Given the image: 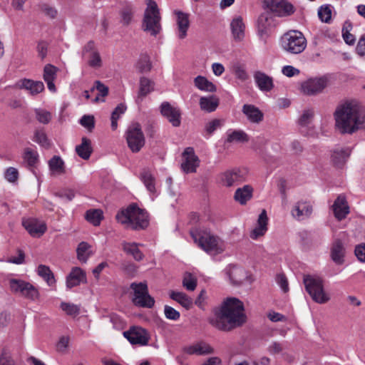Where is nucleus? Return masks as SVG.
<instances>
[{
    "mask_svg": "<svg viewBox=\"0 0 365 365\" xmlns=\"http://www.w3.org/2000/svg\"><path fill=\"white\" fill-rule=\"evenodd\" d=\"M57 68L54 66L47 64L43 69V79L44 81L55 80L56 77Z\"/></svg>",
    "mask_w": 365,
    "mask_h": 365,
    "instance_id": "obj_56",
    "label": "nucleus"
},
{
    "mask_svg": "<svg viewBox=\"0 0 365 365\" xmlns=\"http://www.w3.org/2000/svg\"><path fill=\"white\" fill-rule=\"evenodd\" d=\"M121 245L123 250L127 255H131L135 260L141 261L143 259L144 255L138 248L139 244L123 241Z\"/></svg>",
    "mask_w": 365,
    "mask_h": 365,
    "instance_id": "obj_30",
    "label": "nucleus"
},
{
    "mask_svg": "<svg viewBox=\"0 0 365 365\" xmlns=\"http://www.w3.org/2000/svg\"><path fill=\"white\" fill-rule=\"evenodd\" d=\"M182 285L188 291H193L197 287V279L190 273H185L183 280Z\"/></svg>",
    "mask_w": 365,
    "mask_h": 365,
    "instance_id": "obj_52",
    "label": "nucleus"
},
{
    "mask_svg": "<svg viewBox=\"0 0 365 365\" xmlns=\"http://www.w3.org/2000/svg\"><path fill=\"white\" fill-rule=\"evenodd\" d=\"M160 113L174 127H179L181 124V111L180 108L171 106L168 102H163L160 105Z\"/></svg>",
    "mask_w": 365,
    "mask_h": 365,
    "instance_id": "obj_16",
    "label": "nucleus"
},
{
    "mask_svg": "<svg viewBox=\"0 0 365 365\" xmlns=\"http://www.w3.org/2000/svg\"><path fill=\"white\" fill-rule=\"evenodd\" d=\"M230 26L235 40H242L245 36V24L242 22V19L240 16L234 19L231 22Z\"/></svg>",
    "mask_w": 365,
    "mask_h": 365,
    "instance_id": "obj_33",
    "label": "nucleus"
},
{
    "mask_svg": "<svg viewBox=\"0 0 365 365\" xmlns=\"http://www.w3.org/2000/svg\"><path fill=\"white\" fill-rule=\"evenodd\" d=\"M154 83L148 78L142 77L140 79V88L137 101H142L153 90Z\"/></svg>",
    "mask_w": 365,
    "mask_h": 365,
    "instance_id": "obj_35",
    "label": "nucleus"
},
{
    "mask_svg": "<svg viewBox=\"0 0 365 365\" xmlns=\"http://www.w3.org/2000/svg\"><path fill=\"white\" fill-rule=\"evenodd\" d=\"M22 225L34 237H40L46 231L47 227L44 222H39L35 218H23Z\"/></svg>",
    "mask_w": 365,
    "mask_h": 365,
    "instance_id": "obj_17",
    "label": "nucleus"
},
{
    "mask_svg": "<svg viewBox=\"0 0 365 365\" xmlns=\"http://www.w3.org/2000/svg\"><path fill=\"white\" fill-rule=\"evenodd\" d=\"M0 365H16L12 356L6 349L0 355Z\"/></svg>",
    "mask_w": 365,
    "mask_h": 365,
    "instance_id": "obj_61",
    "label": "nucleus"
},
{
    "mask_svg": "<svg viewBox=\"0 0 365 365\" xmlns=\"http://www.w3.org/2000/svg\"><path fill=\"white\" fill-rule=\"evenodd\" d=\"M22 87L30 91L32 95L38 94L44 89V85L41 81H34L29 79L23 81Z\"/></svg>",
    "mask_w": 365,
    "mask_h": 365,
    "instance_id": "obj_40",
    "label": "nucleus"
},
{
    "mask_svg": "<svg viewBox=\"0 0 365 365\" xmlns=\"http://www.w3.org/2000/svg\"><path fill=\"white\" fill-rule=\"evenodd\" d=\"M9 287L14 294L31 301L36 300L39 297L38 289L33 284L20 279H9Z\"/></svg>",
    "mask_w": 365,
    "mask_h": 365,
    "instance_id": "obj_8",
    "label": "nucleus"
},
{
    "mask_svg": "<svg viewBox=\"0 0 365 365\" xmlns=\"http://www.w3.org/2000/svg\"><path fill=\"white\" fill-rule=\"evenodd\" d=\"M264 4L275 16H289L295 11L294 6L287 0H264Z\"/></svg>",
    "mask_w": 365,
    "mask_h": 365,
    "instance_id": "obj_13",
    "label": "nucleus"
},
{
    "mask_svg": "<svg viewBox=\"0 0 365 365\" xmlns=\"http://www.w3.org/2000/svg\"><path fill=\"white\" fill-rule=\"evenodd\" d=\"M115 219L125 228L133 230H145L149 225L148 212L145 210L140 209L135 203H132L125 209L119 211Z\"/></svg>",
    "mask_w": 365,
    "mask_h": 365,
    "instance_id": "obj_3",
    "label": "nucleus"
},
{
    "mask_svg": "<svg viewBox=\"0 0 365 365\" xmlns=\"http://www.w3.org/2000/svg\"><path fill=\"white\" fill-rule=\"evenodd\" d=\"M141 180L150 192H155V178L149 171L145 170L141 173Z\"/></svg>",
    "mask_w": 365,
    "mask_h": 365,
    "instance_id": "obj_44",
    "label": "nucleus"
},
{
    "mask_svg": "<svg viewBox=\"0 0 365 365\" xmlns=\"http://www.w3.org/2000/svg\"><path fill=\"white\" fill-rule=\"evenodd\" d=\"M82 126L91 131L95 127V120L93 115H84L80 120Z\"/></svg>",
    "mask_w": 365,
    "mask_h": 365,
    "instance_id": "obj_57",
    "label": "nucleus"
},
{
    "mask_svg": "<svg viewBox=\"0 0 365 365\" xmlns=\"http://www.w3.org/2000/svg\"><path fill=\"white\" fill-rule=\"evenodd\" d=\"M195 86L201 91L207 92H215L216 86L210 81H209L205 77L202 76H197L194 79Z\"/></svg>",
    "mask_w": 365,
    "mask_h": 365,
    "instance_id": "obj_36",
    "label": "nucleus"
},
{
    "mask_svg": "<svg viewBox=\"0 0 365 365\" xmlns=\"http://www.w3.org/2000/svg\"><path fill=\"white\" fill-rule=\"evenodd\" d=\"M219 105V98L215 96L208 97H201L200 99V106L202 110L208 113L213 112Z\"/></svg>",
    "mask_w": 365,
    "mask_h": 365,
    "instance_id": "obj_32",
    "label": "nucleus"
},
{
    "mask_svg": "<svg viewBox=\"0 0 365 365\" xmlns=\"http://www.w3.org/2000/svg\"><path fill=\"white\" fill-rule=\"evenodd\" d=\"M164 313L165 316L167 319H171V320H178L179 319L180 314V312L175 310L172 307H170L168 305H165L164 307Z\"/></svg>",
    "mask_w": 365,
    "mask_h": 365,
    "instance_id": "obj_59",
    "label": "nucleus"
},
{
    "mask_svg": "<svg viewBox=\"0 0 365 365\" xmlns=\"http://www.w3.org/2000/svg\"><path fill=\"white\" fill-rule=\"evenodd\" d=\"M319 19L324 23H329L331 19V6L329 4L322 5L318 10Z\"/></svg>",
    "mask_w": 365,
    "mask_h": 365,
    "instance_id": "obj_47",
    "label": "nucleus"
},
{
    "mask_svg": "<svg viewBox=\"0 0 365 365\" xmlns=\"http://www.w3.org/2000/svg\"><path fill=\"white\" fill-rule=\"evenodd\" d=\"M267 212L265 210H263L259 215L257 227L250 233V237L256 240L263 236L267 230Z\"/></svg>",
    "mask_w": 365,
    "mask_h": 365,
    "instance_id": "obj_27",
    "label": "nucleus"
},
{
    "mask_svg": "<svg viewBox=\"0 0 365 365\" xmlns=\"http://www.w3.org/2000/svg\"><path fill=\"white\" fill-rule=\"evenodd\" d=\"M152 67L151 62L148 55H142L137 63V68L140 73H148Z\"/></svg>",
    "mask_w": 365,
    "mask_h": 365,
    "instance_id": "obj_48",
    "label": "nucleus"
},
{
    "mask_svg": "<svg viewBox=\"0 0 365 365\" xmlns=\"http://www.w3.org/2000/svg\"><path fill=\"white\" fill-rule=\"evenodd\" d=\"M147 7L144 12L142 29L151 36H157L161 30V16L156 2L153 0L146 1Z\"/></svg>",
    "mask_w": 365,
    "mask_h": 365,
    "instance_id": "obj_4",
    "label": "nucleus"
},
{
    "mask_svg": "<svg viewBox=\"0 0 365 365\" xmlns=\"http://www.w3.org/2000/svg\"><path fill=\"white\" fill-rule=\"evenodd\" d=\"M121 269L126 275L133 277L135 274L137 267L132 262H123L121 264Z\"/></svg>",
    "mask_w": 365,
    "mask_h": 365,
    "instance_id": "obj_58",
    "label": "nucleus"
},
{
    "mask_svg": "<svg viewBox=\"0 0 365 365\" xmlns=\"http://www.w3.org/2000/svg\"><path fill=\"white\" fill-rule=\"evenodd\" d=\"M334 116L341 133L352 134L365 123V108L356 101H348L337 106Z\"/></svg>",
    "mask_w": 365,
    "mask_h": 365,
    "instance_id": "obj_1",
    "label": "nucleus"
},
{
    "mask_svg": "<svg viewBox=\"0 0 365 365\" xmlns=\"http://www.w3.org/2000/svg\"><path fill=\"white\" fill-rule=\"evenodd\" d=\"M313 118L314 111L312 109L304 110L298 120V123L302 127H306L311 123Z\"/></svg>",
    "mask_w": 365,
    "mask_h": 365,
    "instance_id": "obj_51",
    "label": "nucleus"
},
{
    "mask_svg": "<svg viewBox=\"0 0 365 365\" xmlns=\"http://www.w3.org/2000/svg\"><path fill=\"white\" fill-rule=\"evenodd\" d=\"M183 163L181 168L187 173H195L196 168L199 166V158L195 154L194 149L191 147L186 148L182 153Z\"/></svg>",
    "mask_w": 365,
    "mask_h": 365,
    "instance_id": "obj_18",
    "label": "nucleus"
},
{
    "mask_svg": "<svg viewBox=\"0 0 365 365\" xmlns=\"http://www.w3.org/2000/svg\"><path fill=\"white\" fill-rule=\"evenodd\" d=\"M133 290V302L140 307L152 308L155 304V299L148 293V285L145 282H133L130 286Z\"/></svg>",
    "mask_w": 365,
    "mask_h": 365,
    "instance_id": "obj_9",
    "label": "nucleus"
},
{
    "mask_svg": "<svg viewBox=\"0 0 365 365\" xmlns=\"http://www.w3.org/2000/svg\"><path fill=\"white\" fill-rule=\"evenodd\" d=\"M254 79L260 91L264 92L270 91L273 87V79L262 71H256L254 73Z\"/></svg>",
    "mask_w": 365,
    "mask_h": 365,
    "instance_id": "obj_24",
    "label": "nucleus"
},
{
    "mask_svg": "<svg viewBox=\"0 0 365 365\" xmlns=\"http://www.w3.org/2000/svg\"><path fill=\"white\" fill-rule=\"evenodd\" d=\"M183 351L190 355H205L214 352V349L209 344L203 341L185 346Z\"/></svg>",
    "mask_w": 365,
    "mask_h": 365,
    "instance_id": "obj_28",
    "label": "nucleus"
},
{
    "mask_svg": "<svg viewBox=\"0 0 365 365\" xmlns=\"http://www.w3.org/2000/svg\"><path fill=\"white\" fill-rule=\"evenodd\" d=\"M88 63L92 68H100L102 65V61L99 53L97 51L92 52Z\"/></svg>",
    "mask_w": 365,
    "mask_h": 365,
    "instance_id": "obj_60",
    "label": "nucleus"
},
{
    "mask_svg": "<svg viewBox=\"0 0 365 365\" xmlns=\"http://www.w3.org/2000/svg\"><path fill=\"white\" fill-rule=\"evenodd\" d=\"M246 172L237 168L229 170L222 173L221 182L226 187L237 185L245 180Z\"/></svg>",
    "mask_w": 365,
    "mask_h": 365,
    "instance_id": "obj_15",
    "label": "nucleus"
},
{
    "mask_svg": "<svg viewBox=\"0 0 365 365\" xmlns=\"http://www.w3.org/2000/svg\"><path fill=\"white\" fill-rule=\"evenodd\" d=\"M226 274L230 282L234 285L241 284L247 278V272L241 267L237 265H229L226 268Z\"/></svg>",
    "mask_w": 365,
    "mask_h": 365,
    "instance_id": "obj_21",
    "label": "nucleus"
},
{
    "mask_svg": "<svg viewBox=\"0 0 365 365\" xmlns=\"http://www.w3.org/2000/svg\"><path fill=\"white\" fill-rule=\"evenodd\" d=\"M329 83V78L327 75L310 78L302 83V91L307 96H316L322 93Z\"/></svg>",
    "mask_w": 365,
    "mask_h": 365,
    "instance_id": "obj_12",
    "label": "nucleus"
},
{
    "mask_svg": "<svg viewBox=\"0 0 365 365\" xmlns=\"http://www.w3.org/2000/svg\"><path fill=\"white\" fill-rule=\"evenodd\" d=\"M175 14L177 16L178 36L180 39H184L190 26L189 16L180 11H175Z\"/></svg>",
    "mask_w": 365,
    "mask_h": 365,
    "instance_id": "obj_25",
    "label": "nucleus"
},
{
    "mask_svg": "<svg viewBox=\"0 0 365 365\" xmlns=\"http://www.w3.org/2000/svg\"><path fill=\"white\" fill-rule=\"evenodd\" d=\"M19 172L17 169L10 167L5 172V178L10 182H14L18 180Z\"/></svg>",
    "mask_w": 365,
    "mask_h": 365,
    "instance_id": "obj_62",
    "label": "nucleus"
},
{
    "mask_svg": "<svg viewBox=\"0 0 365 365\" xmlns=\"http://www.w3.org/2000/svg\"><path fill=\"white\" fill-rule=\"evenodd\" d=\"M123 336L132 344L144 346L148 344L150 336L147 331L140 327H133L123 332Z\"/></svg>",
    "mask_w": 365,
    "mask_h": 365,
    "instance_id": "obj_14",
    "label": "nucleus"
},
{
    "mask_svg": "<svg viewBox=\"0 0 365 365\" xmlns=\"http://www.w3.org/2000/svg\"><path fill=\"white\" fill-rule=\"evenodd\" d=\"M277 25L275 16L272 12L269 11L261 14L257 21V31L259 39L266 43L272 29Z\"/></svg>",
    "mask_w": 365,
    "mask_h": 365,
    "instance_id": "obj_10",
    "label": "nucleus"
},
{
    "mask_svg": "<svg viewBox=\"0 0 365 365\" xmlns=\"http://www.w3.org/2000/svg\"><path fill=\"white\" fill-rule=\"evenodd\" d=\"M227 135V143H245L249 140L247 134L241 130H229Z\"/></svg>",
    "mask_w": 365,
    "mask_h": 365,
    "instance_id": "obj_37",
    "label": "nucleus"
},
{
    "mask_svg": "<svg viewBox=\"0 0 365 365\" xmlns=\"http://www.w3.org/2000/svg\"><path fill=\"white\" fill-rule=\"evenodd\" d=\"M33 140L44 148L50 147V141L43 129H36L34 131Z\"/></svg>",
    "mask_w": 365,
    "mask_h": 365,
    "instance_id": "obj_42",
    "label": "nucleus"
},
{
    "mask_svg": "<svg viewBox=\"0 0 365 365\" xmlns=\"http://www.w3.org/2000/svg\"><path fill=\"white\" fill-rule=\"evenodd\" d=\"M172 299L178 302L186 309H190L192 305V300L187 294L182 292H172L170 294Z\"/></svg>",
    "mask_w": 365,
    "mask_h": 365,
    "instance_id": "obj_38",
    "label": "nucleus"
},
{
    "mask_svg": "<svg viewBox=\"0 0 365 365\" xmlns=\"http://www.w3.org/2000/svg\"><path fill=\"white\" fill-rule=\"evenodd\" d=\"M35 114L36 120L43 124H48L51 120V114L50 112L41 109L36 108L35 109Z\"/></svg>",
    "mask_w": 365,
    "mask_h": 365,
    "instance_id": "obj_50",
    "label": "nucleus"
},
{
    "mask_svg": "<svg viewBox=\"0 0 365 365\" xmlns=\"http://www.w3.org/2000/svg\"><path fill=\"white\" fill-rule=\"evenodd\" d=\"M300 242L307 247H309L312 245L314 238V235L307 230H302L298 233Z\"/></svg>",
    "mask_w": 365,
    "mask_h": 365,
    "instance_id": "obj_53",
    "label": "nucleus"
},
{
    "mask_svg": "<svg viewBox=\"0 0 365 365\" xmlns=\"http://www.w3.org/2000/svg\"><path fill=\"white\" fill-rule=\"evenodd\" d=\"M351 151V149L348 147L335 148L331 156L334 165L338 168L342 167L348 160Z\"/></svg>",
    "mask_w": 365,
    "mask_h": 365,
    "instance_id": "obj_26",
    "label": "nucleus"
},
{
    "mask_svg": "<svg viewBox=\"0 0 365 365\" xmlns=\"http://www.w3.org/2000/svg\"><path fill=\"white\" fill-rule=\"evenodd\" d=\"M92 151L91 142L86 137L82 138L81 144L76 147V153L84 160H88L90 158Z\"/></svg>",
    "mask_w": 365,
    "mask_h": 365,
    "instance_id": "obj_34",
    "label": "nucleus"
},
{
    "mask_svg": "<svg viewBox=\"0 0 365 365\" xmlns=\"http://www.w3.org/2000/svg\"><path fill=\"white\" fill-rule=\"evenodd\" d=\"M244 311L242 302L235 297L227 298L210 324L219 330L231 331L245 323L247 317Z\"/></svg>",
    "mask_w": 365,
    "mask_h": 365,
    "instance_id": "obj_2",
    "label": "nucleus"
},
{
    "mask_svg": "<svg viewBox=\"0 0 365 365\" xmlns=\"http://www.w3.org/2000/svg\"><path fill=\"white\" fill-rule=\"evenodd\" d=\"M133 9L130 5L125 6L120 11L121 23L124 26H128L133 19Z\"/></svg>",
    "mask_w": 365,
    "mask_h": 365,
    "instance_id": "obj_46",
    "label": "nucleus"
},
{
    "mask_svg": "<svg viewBox=\"0 0 365 365\" xmlns=\"http://www.w3.org/2000/svg\"><path fill=\"white\" fill-rule=\"evenodd\" d=\"M221 125L220 120L218 119H214L210 122H208L205 125V130L209 134L211 135L213 132H215L218 128Z\"/></svg>",
    "mask_w": 365,
    "mask_h": 365,
    "instance_id": "obj_63",
    "label": "nucleus"
},
{
    "mask_svg": "<svg viewBox=\"0 0 365 365\" xmlns=\"http://www.w3.org/2000/svg\"><path fill=\"white\" fill-rule=\"evenodd\" d=\"M85 217L88 222L94 226H98L103 219V212L99 209H91L86 212Z\"/></svg>",
    "mask_w": 365,
    "mask_h": 365,
    "instance_id": "obj_41",
    "label": "nucleus"
},
{
    "mask_svg": "<svg viewBox=\"0 0 365 365\" xmlns=\"http://www.w3.org/2000/svg\"><path fill=\"white\" fill-rule=\"evenodd\" d=\"M50 169L58 173H64V163L59 156H53L48 162Z\"/></svg>",
    "mask_w": 365,
    "mask_h": 365,
    "instance_id": "obj_45",
    "label": "nucleus"
},
{
    "mask_svg": "<svg viewBox=\"0 0 365 365\" xmlns=\"http://www.w3.org/2000/svg\"><path fill=\"white\" fill-rule=\"evenodd\" d=\"M313 211L312 206L307 202H297L293 207L291 214L292 217L300 221L311 216Z\"/></svg>",
    "mask_w": 365,
    "mask_h": 365,
    "instance_id": "obj_22",
    "label": "nucleus"
},
{
    "mask_svg": "<svg viewBox=\"0 0 365 365\" xmlns=\"http://www.w3.org/2000/svg\"><path fill=\"white\" fill-rule=\"evenodd\" d=\"M128 148L133 153H138L145 145V136L139 123L131 124L125 133Z\"/></svg>",
    "mask_w": 365,
    "mask_h": 365,
    "instance_id": "obj_11",
    "label": "nucleus"
},
{
    "mask_svg": "<svg viewBox=\"0 0 365 365\" xmlns=\"http://www.w3.org/2000/svg\"><path fill=\"white\" fill-rule=\"evenodd\" d=\"M242 111L252 123H259L263 120L262 112L254 105L245 104Z\"/></svg>",
    "mask_w": 365,
    "mask_h": 365,
    "instance_id": "obj_29",
    "label": "nucleus"
},
{
    "mask_svg": "<svg viewBox=\"0 0 365 365\" xmlns=\"http://www.w3.org/2000/svg\"><path fill=\"white\" fill-rule=\"evenodd\" d=\"M90 245L86 242H81L76 250L78 259L86 262L91 255L89 252Z\"/></svg>",
    "mask_w": 365,
    "mask_h": 365,
    "instance_id": "obj_43",
    "label": "nucleus"
},
{
    "mask_svg": "<svg viewBox=\"0 0 365 365\" xmlns=\"http://www.w3.org/2000/svg\"><path fill=\"white\" fill-rule=\"evenodd\" d=\"M253 189L249 185H244L242 187L237 189L235 192L234 198L241 205H245L252 197Z\"/></svg>",
    "mask_w": 365,
    "mask_h": 365,
    "instance_id": "obj_31",
    "label": "nucleus"
},
{
    "mask_svg": "<svg viewBox=\"0 0 365 365\" xmlns=\"http://www.w3.org/2000/svg\"><path fill=\"white\" fill-rule=\"evenodd\" d=\"M86 272L80 267H75L71 269V272L66 277V287L71 289L80 285L81 283H86Z\"/></svg>",
    "mask_w": 365,
    "mask_h": 365,
    "instance_id": "obj_20",
    "label": "nucleus"
},
{
    "mask_svg": "<svg viewBox=\"0 0 365 365\" xmlns=\"http://www.w3.org/2000/svg\"><path fill=\"white\" fill-rule=\"evenodd\" d=\"M61 308L63 311H64L68 315L71 317H76L80 313V308L73 304L67 303V302H61Z\"/></svg>",
    "mask_w": 365,
    "mask_h": 365,
    "instance_id": "obj_54",
    "label": "nucleus"
},
{
    "mask_svg": "<svg viewBox=\"0 0 365 365\" xmlns=\"http://www.w3.org/2000/svg\"><path fill=\"white\" fill-rule=\"evenodd\" d=\"M345 252L346 250L342 241L339 239L334 240L330 251V257L333 262L338 265L342 264L344 262Z\"/></svg>",
    "mask_w": 365,
    "mask_h": 365,
    "instance_id": "obj_23",
    "label": "nucleus"
},
{
    "mask_svg": "<svg viewBox=\"0 0 365 365\" xmlns=\"http://www.w3.org/2000/svg\"><path fill=\"white\" fill-rule=\"evenodd\" d=\"M355 255L357 259L362 262H365V243H361L356 246Z\"/></svg>",
    "mask_w": 365,
    "mask_h": 365,
    "instance_id": "obj_64",
    "label": "nucleus"
},
{
    "mask_svg": "<svg viewBox=\"0 0 365 365\" xmlns=\"http://www.w3.org/2000/svg\"><path fill=\"white\" fill-rule=\"evenodd\" d=\"M37 272L46 282L48 285L52 286L55 284L56 280L53 273L48 266L40 264L37 268Z\"/></svg>",
    "mask_w": 365,
    "mask_h": 365,
    "instance_id": "obj_39",
    "label": "nucleus"
},
{
    "mask_svg": "<svg viewBox=\"0 0 365 365\" xmlns=\"http://www.w3.org/2000/svg\"><path fill=\"white\" fill-rule=\"evenodd\" d=\"M96 89L98 91V95L93 99V103H97L100 101L99 96L105 97L108 94V87L105 86L99 81L95 82V86L91 88V91L93 92Z\"/></svg>",
    "mask_w": 365,
    "mask_h": 365,
    "instance_id": "obj_49",
    "label": "nucleus"
},
{
    "mask_svg": "<svg viewBox=\"0 0 365 365\" xmlns=\"http://www.w3.org/2000/svg\"><path fill=\"white\" fill-rule=\"evenodd\" d=\"M282 48L292 54H299L307 47V39L304 34L297 30H290L280 38Z\"/></svg>",
    "mask_w": 365,
    "mask_h": 365,
    "instance_id": "obj_5",
    "label": "nucleus"
},
{
    "mask_svg": "<svg viewBox=\"0 0 365 365\" xmlns=\"http://www.w3.org/2000/svg\"><path fill=\"white\" fill-rule=\"evenodd\" d=\"M303 282L306 291L315 302L324 304L330 299L329 294L324 289V282L321 277L309 274L304 275Z\"/></svg>",
    "mask_w": 365,
    "mask_h": 365,
    "instance_id": "obj_6",
    "label": "nucleus"
},
{
    "mask_svg": "<svg viewBox=\"0 0 365 365\" xmlns=\"http://www.w3.org/2000/svg\"><path fill=\"white\" fill-rule=\"evenodd\" d=\"M24 159L29 166L33 167L38 160V154L36 151L27 148L24 151Z\"/></svg>",
    "mask_w": 365,
    "mask_h": 365,
    "instance_id": "obj_55",
    "label": "nucleus"
},
{
    "mask_svg": "<svg viewBox=\"0 0 365 365\" xmlns=\"http://www.w3.org/2000/svg\"><path fill=\"white\" fill-rule=\"evenodd\" d=\"M332 210L334 217L339 221L346 218V215L349 213V207L344 195H339L336 197L332 205Z\"/></svg>",
    "mask_w": 365,
    "mask_h": 365,
    "instance_id": "obj_19",
    "label": "nucleus"
},
{
    "mask_svg": "<svg viewBox=\"0 0 365 365\" xmlns=\"http://www.w3.org/2000/svg\"><path fill=\"white\" fill-rule=\"evenodd\" d=\"M191 236L200 247L210 255H215L223 251L220 239L210 232H191Z\"/></svg>",
    "mask_w": 365,
    "mask_h": 365,
    "instance_id": "obj_7",
    "label": "nucleus"
}]
</instances>
